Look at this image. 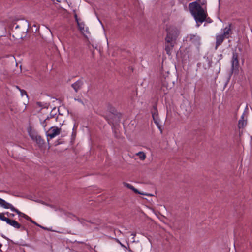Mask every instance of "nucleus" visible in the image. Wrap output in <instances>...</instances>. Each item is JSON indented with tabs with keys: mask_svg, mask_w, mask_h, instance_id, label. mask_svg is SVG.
Returning <instances> with one entry per match:
<instances>
[{
	"mask_svg": "<svg viewBox=\"0 0 252 252\" xmlns=\"http://www.w3.org/2000/svg\"><path fill=\"white\" fill-rule=\"evenodd\" d=\"M200 0H197L189 5V9L193 17L197 27L205 21L208 16L207 11L200 5Z\"/></svg>",
	"mask_w": 252,
	"mask_h": 252,
	"instance_id": "f257e3e1",
	"label": "nucleus"
},
{
	"mask_svg": "<svg viewBox=\"0 0 252 252\" xmlns=\"http://www.w3.org/2000/svg\"><path fill=\"white\" fill-rule=\"evenodd\" d=\"M29 24L27 21H23L12 28L11 34L16 40L22 39L26 37Z\"/></svg>",
	"mask_w": 252,
	"mask_h": 252,
	"instance_id": "f03ea898",
	"label": "nucleus"
},
{
	"mask_svg": "<svg viewBox=\"0 0 252 252\" xmlns=\"http://www.w3.org/2000/svg\"><path fill=\"white\" fill-rule=\"evenodd\" d=\"M166 36L165 41L167 43H175L180 32L178 28L174 26H169L166 29Z\"/></svg>",
	"mask_w": 252,
	"mask_h": 252,
	"instance_id": "7ed1b4c3",
	"label": "nucleus"
},
{
	"mask_svg": "<svg viewBox=\"0 0 252 252\" xmlns=\"http://www.w3.org/2000/svg\"><path fill=\"white\" fill-rule=\"evenodd\" d=\"M0 206L5 209H10L12 211L16 213L19 216H21L29 220L30 217L27 215L21 212L17 209L15 208L12 204L6 202L4 200L0 198Z\"/></svg>",
	"mask_w": 252,
	"mask_h": 252,
	"instance_id": "20e7f679",
	"label": "nucleus"
},
{
	"mask_svg": "<svg viewBox=\"0 0 252 252\" xmlns=\"http://www.w3.org/2000/svg\"><path fill=\"white\" fill-rule=\"evenodd\" d=\"M28 132L29 136L39 146H42L44 144V140L36 131L29 128L28 129Z\"/></svg>",
	"mask_w": 252,
	"mask_h": 252,
	"instance_id": "39448f33",
	"label": "nucleus"
},
{
	"mask_svg": "<svg viewBox=\"0 0 252 252\" xmlns=\"http://www.w3.org/2000/svg\"><path fill=\"white\" fill-rule=\"evenodd\" d=\"M61 132V128H59L57 126L51 127L46 133L48 141H49V138L52 139L56 136L59 135Z\"/></svg>",
	"mask_w": 252,
	"mask_h": 252,
	"instance_id": "423d86ee",
	"label": "nucleus"
},
{
	"mask_svg": "<svg viewBox=\"0 0 252 252\" xmlns=\"http://www.w3.org/2000/svg\"><path fill=\"white\" fill-rule=\"evenodd\" d=\"M2 220L5 221L7 224L13 226L15 228L21 229V230H22V231L25 230V227L24 226H22L20 223H19L15 220H11L8 218L4 217V218L3 219V220Z\"/></svg>",
	"mask_w": 252,
	"mask_h": 252,
	"instance_id": "0eeeda50",
	"label": "nucleus"
},
{
	"mask_svg": "<svg viewBox=\"0 0 252 252\" xmlns=\"http://www.w3.org/2000/svg\"><path fill=\"white\" fill-rule=\"evenodd\" d=\"M232 70H237L238 68L239 62L238 60V54L236 51L232 53V57L231 61Z\"/></svg>",
	"mask_w": 252,
	"mask_h": 252,
	"instance_id": "6e6552de",
	"label": "nucleus"
},
{
	"mask_svg": "<svg viewBox=\"0 0 252 252\" xmlns=\"http://www.w3.org/2000/svg\"><path fill=\"white\" fill-rule=\"evenodd\" d=\"M152 115L154 123L156 124L157 126L159 129L160 132L162 133V129L161 125L159 124V120L158 116V112L156 106H154L153 109L152 110Z\"/></svg>",
	"mask_w": 252,
	"mask_h": 252,
	"instance_id": "1a4fd4ad",
	"label": "nucleus"
},
{
	"mask_svg": "<svg viewBox=\"0 0 252 252\" xmlns=\"http://www.w3.org/2000/svg\"><path fill=\"white\" fill-rule=\"evenodd\" d=\"M123 185L124 186H125V187H127V188L129 189H130L132 190L134 193H135L136 194L144 195H146V196H154L152 194L144 193L139 191L137 189H136L135 188H134V186H133L132 185H131V184H130L129 183H127L126 182H124Z\"/></svg>",
	"mask_w": 252,
	"mask_h": 252,
	"instance_id": "9d476101",
	"label": "nucleus"
},
{
	"mask_svg": "<svg viewBox=\"0 0 252 252\" xmlns=\"http://www.w3.org/2000/svg\"><path fill=\"white\" fill-rule=\"evenodd\" d=\"M225 38H226V37L224 36H223L222 34H218L216 35V41L215 47L216 50L217 49L218 47L222 43Z\"/></svg>",
	"mask_w": 252,
	"mask_h": 252,
	"instance_id": "9b49d317",
	"label": "nucleus"
},
{
	"mask_svg": "<svg viewBox=\"0 0 252 252\" xmlns=\"http://www.w3.org/2000/svg\"><path fill=\"white\" fill-rule=\"evenodd\" d=\"M231 26L232 24H229L227 26L222 30L223 33L222 34L226 38H228L229 35L232 34Z\"/></svg>",
	"mask_w": 252,
	"mask_h": 252,
	"instance_id": "f8f14e48",
	"label": "nucleus"
},
{
	"mask_svg": "<svg viewBox=\"0 0 252 252\" xmlns=\"http://www.w3.org/2000/svg\"><path fill=\"white\" fill-rule=\"evenodd\" d=\"M83 82L81 80H78L71 85V87L74 89L75 92L81 89L83 85Z\"/></svg>",
	"mask_w": 252,
	"mask_h": 252,
	"instance_id": "ddd939ff",
	"label": "nucleus"
},
{
	"mask_svg": "<svg viewBox=\"0 0 252 252\" xmlns=\"http://www.w3.org/2000/svg\"><path fill=\"white\" fill-rule=\"evenodd\" d=\"M247 125V120L244 119V114L241 116L238 121V126L239 129H243Z\"/></svg>",
	"mask_w": 252,
	"mask_h": 252,
	"instance_id": "4468645a",
	"label": "nucleus"
},
{
	"mask_svg": "<svg viewBox=\"0 0 252 252\" xmlns=\"http://www.w3.org/2000/svg\"><path fill=\"white\" fill-rule=\"evenodd\" d=\"M175 44H176L175 43H173L172 44H171V43H167L165 42V50L166 53L168 55H170L171 54V51L173 49V47H174V46Z\"/></svg>",
	"mask_w": 252,
	"mask_h": 252,
	"instance_id": "2eb2a0df",
	"label": "nucleus"
},
{
	"mask_svg": "<svg viewBox=\"0 0 252 252\" xmlns=\"http://www.w3.org/2000/svg\"><path fill=\"white\" fill-rule=\"evenodd\" d=\"M200 40V38L199 36L193 34L190 35V40L192 43L196 45H199Z\"/></svg>",
	"mask_w": 252,
	"mask_h": 252,
	"instance_id": "dca6fc26",
	"label": "nucleus"
},
{
	"mask_svg": "<svg viewBox=\"0 0 252 252\" xmlns=\"http://www.w3.org/2000/svg\"><path fill=\"white\" fill-rule=\"evenodd\" d=\"M59 112V110L57 109L56 108H53L51 111L49 116H48L46 118V120H49L51 118H55L57 120L58 118L57 113Z\"/></svg>",
	"mask_w": 252,
	"mask_h": 252,
	"instance_id": "f3484780",
	"label": "nucleus"
},
{
	"mask_svg": "<svg viewBox=\"0 0 252 252\" xmlns=\"http://www.w3.org/2000/svg\"><path fill=\"white\" fill-rule=\"evenodd\" d=\"M136 155L139 156V158L141 160H144L146 158V155L143 152H139Z\"/></svg>",
	"mask_w": 252,
	"mask_h": 252,
	"instance_id": "a211bd4d",
	"label": "nucleus"
},
{
	"mask_svg": "<svg viewBox=\"0 0 252 252\" xmlns=\"http://www.w3.org/2000/svg\"><path fill=\"white\" fill-rule=\"evenodd\" d=\"M47 120H46V118L42 122H41V124L42 125V126L45 128L46 126H47V123H46V121Z\"/></svg>",
	"mask_w": 252,
	"mask_h": 252,
	"instance_id": "6ab92c4d",
	"label": "nucleus"
},
{
	"mask_svg": "<svg viewBox=\"0 0 252 252\" xmlns=\"http://www.w3.org/2000/svg\"><path fill=\"white\" fill-rule=\"evenodd\" d=\"M78 25L79 28H80V29L81 30H83L84 29V27L82 26V25L81 24L78 23Z\"/></svg>",
	"mask_w": 252,
	"mask_h": 252,
	"instance_id": "aec40b11",
	"label": "nucleus"
},
{
	"mask_svg": "<svg viewBox=\"0 0 252 252\" xmlns=\"http://www.w3.org/2000/svg\"><path fill=\"white\" fill-rule=\"evenodd\" d=\"M4 217L5 216L3 215V214L0 213V219L1 220H2Z\"/></svg>",
	"mask_w": 252,
	"mask_h": 252,
	"instance_id": "412c9836",
	"label": "nucleus"
},
{
	"mask_svg": "<svg viewBox=\"0 0 252 252\" xmlns=\"http://www.w3.org/2000/svg\"><path fill=\"white\" fill-rule=\"evenodd\" d=\"M74 17H75V19L76 21L78 23H79V22H78V19L77 15V14H75L74 15Z\"/></svg>",
	"mask_w": 252,
	"mask_h": 252,
	"instance_id": "4be33fe9",
	"label": "nucleus"
},
{
	"mask_svg": "<svg viewBox=\"0 0 252 252\" xmlns=\"http://www.w3.org/2000/svg\"><path fill=\"white\" fill-rule=\"evenodd\" d=\"M206 20L207 22H209V23H210V22H211V19H210V18H206V20Z\"/></svg>",
	"mask_w": 252,
	"mask_h": 252,
	"instance_id": "5701e85b",
	"label": "nucleus"
},
{
	"mask_svg": "<svg viewBox=\"0 0 252 252\" xmlns=\"http://www.w3.org/2000/svg\"><path fill=\"white\" fill-rule=\"evenodd\" d=\"M118 242L120 244V245L122 246V247H123L125 248H126V247H125L123 244H122L119 241H118Z\"/></svg>",
	"mask_w": 252,
	"mask_h": 252,
	"instance_id": "b1692460",
	"label": "nucleus"
},
{
	"mask_svg": "<svg viewBox=\"0 0 252 252\" xmlns=\"http://www.w3.org/2000/svg\"><path fill=\"white\" fill-rule=\"evenodd\" d=\"M222 57L223 56L222 54L219 55V60H221L222 58Z\"/></svg>",
	"mask_w": 252,
	"mask_h": 252,
	"instance_id": "393cba45",
	"label": "nucleus"
},
{
	"mask_svg": "<svg viewBox=\"0 0 252 252\" xmlns=\"http://www.w3.org/2000/svg\"><path fill=\"white\" fill-rule=\"evenodd\" d=\"M14 216V214L10 213L9 214V217H13Z\"/></svg>",
	"mask_w": 252,
	"mask_h": 252,
	"instance_id": "a878e982",
	"label": "nucleus"
},
{
	"mask_svg": "<svg viewBox=\"0 0 252 252\" xmlns=\"http://www.w3.org/2000/svg\"><path fill=\"white\" fill-rule=\"evenodd\" d=\"M32 223H33V224H35L36 225H37V226H39H39H40V225L38 224H37L36 222H35L34 221V222H32Z\"/></svg>",
	"mask_w": 252,
	"mask_h": 252,
	"instance_id": "bb28decb",
	"label": "nucleus"
},
{
	"mask_svg": "<svg viewBox=\"0 0 252 252\" xmlns=\"http://www.w3.org/2000/svg\"><path fill=\"white\" fill-rule=\"evenodd\" d=\"M29 221H30V222H34V221L30 218V220H29Z\"/></svg>",
	"mask_w": 252,
	"mask_h": 252,
	"instance_id": "cd10ccee",
	"label": "nucleus"
},
{
	"mask_svg": "<svg viewBox=\"0 0 252 252\" xmlns=\"http://www.w3.org/2000/svg\"><path fill=\"white\" fill-rule=\"evenodd\" d=\"M40 227L42 228V229H44V230H46V228L44 227H43V226H39Z\"/></svg>",
	"mask_w": 252,
	"mask_h": 252,
	"instance_id": "c85d7f7f",
	"label": "nucleus"
},
{
	"mask_svg": "<svg viewBox=\"0 0 252 252\" xmlns=\"http://www.w3.org/2000/svg\"><path fill=\"white\" fill-rule=\"evenodd\" d=\"M131 235H132V236H133V238H134V237L135 236L136 234H134V233H132V234H131Z\"/></svg>",
	"mask_w": 252,
	"mask_h": 252,
	"instance_id": "c756f323",
	"label": "nucleus"
},
{
	"mask_svg": "<svg viewBox=\"0 0 252 252\" xmlns=\"http://www.w3.org/2000/svg\"><path fill=\"white\" fill-rule=\"evenodd\" d=\"M2 244L0 243V251H1V248L2 247Z\"/></svg>",
	"mask_w": 252,
	"mask_h": 252,
	"instance_id": "7c9ffc66",
	"label": "nucleus"
},
{
	"mask_svg": "<svg viewBox=\"0 0 252 252\" xmlns=\"http://www.w3.org/2000/svg\"><path fill=\"white\" fill-rule=\"evenodd\" d=\"M5 214H6L7 215H8V216H9V214H10L9 213H8V212H6Z\"/></svg>",
	"mask_w": 252,
	"mask_h": 252,
	"instance_id": "2f4dec72",
	"label": "nucleus"
},
{
	"mask_svg": "<svg viewBox=\"0 0 252 252\" xmlns=\"http://www.w3.org/2000/svg\"><path fill=\"white\" fill-rule=\"evenodd\" d=\"M23 92L24 93V94H26V92L25 91H23Z\"/></svg>",
	"mask_w": 252,
	"mask_h": 252,
	"instance_id": "473e14b6",
	"label": "nucleus"
},
{
	"mask_svg": "<svg viewBox=\"0 0 252 252\" xmlns=\"http://www.w3.org/2000/svg\"><path fill=\"white\" fill-rule=\"evenodd\" d=\"M24 92H22V95H23Z\"/></svg>",
	"mask_w": 252,
	"mask_h": 252,
	"instance_id": "72a5a7b5",
	"label": "nucleus"
},
{
	"mask_svg": "<svg viewBox=\"0 0 252 252\" xmlns=\"http://www.w3.org/2000/svg\"><path fill=\"white\" fill-rule=\"evenodd\" d=\"M24 92H22V95H23Z\"/></svg>",
	"mask_w": 252,
	"mask_h": 252,
	"instance_id": "f704fd0d",
	"label": "nucleus"
}]
</instances>
